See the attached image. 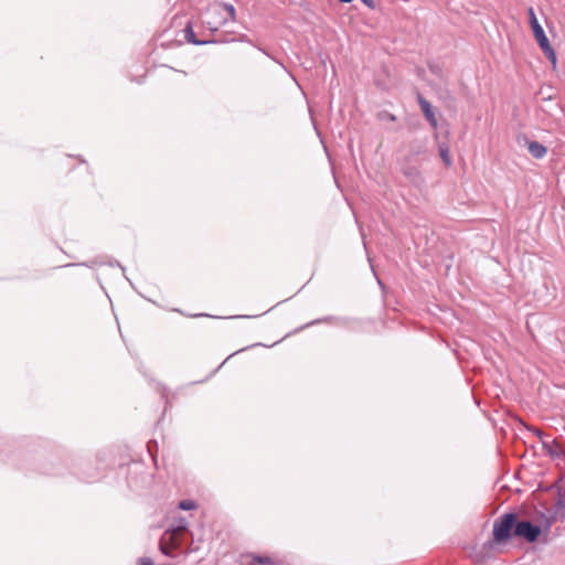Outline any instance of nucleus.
I'll use <instances>...</instances> for the list:
<instances>
[{
    "instance_id": "obj_20",
    "label": "nucleus",
    "mask_w": 565,
    "mask_h": 565,
    "mask_svg": "<svg viewBox=\"0 0 565 565\" xmlns=\"http://www.w3.org/2000/svg\"><path fill=\"white\" fill-rule=\"evenodd\" d=\"M362 1L370 8H374V6H375L373 0H362Z\"/></svg>"
},
{
    "instance_id": "obj_13",
    "label": "nucleus",
    "mask_w": 565,
    "mask_h": 565,
    "mask_svg": "<svg viewBox=\"0 0 565 565\" xmlns=\"http://www.w3.org/2000/svg\"><path fill=\"white\" fill-rule=\"evenodd\" d=\"M376 118L381 121H396V116L387 110L379 111Z\"/></svg>"
},
{
    "instance_id": "obj_12",
    "label": "nucleus",
    "mask_w": 565,
    "mask_h": 565,
    "mask_svg": "<svg viewBox=\"0 0 565 565\" xmlns=\"http://www.w3.org/2000/svg\"><path fill=\"white\" fill-rule=\"evenodd\" d=\"M541 50L544 52L546 57L555 65L556 64V54L553 50V47L550 44V41L547 40V45H540Z\"/></svg>"
},
{
    "instance_id": "obj_6",
    "label": "nucleus",
    "mask_w": 565,
    "mask_h": 565,
    "mask_svg": "<svg viewBox=\"0 0 565 565\" xmlns=\"http://www.w3.org/2000/svg\"><path fill=\"white\" fill-rule=\"evenodd\" d=\"M527 15H529V23L531 25V29L533 31L534 38L537 41L539 45H547V36L545 35V32L542 28V25L539 23V20L536 18V14L534 12V9L530 7L527 9Z\"/></svg>"
},
{
    "instance_id": "obj_9",
    "label": "nucleus",
    "mask_w": 565,
    "mask_h": 565,
    "mask_svg": "<svg viewBox=\"0 0 565 565\" xmlns=\"http://www.w3.org/2000/svg\"><path fill=\"white\" fill-rule=\"evenodd\" d=\"M426 152V145L424 141L420 140H413L409 143V152L407 156L411 157V161H414V159L418 156H422Z\"/></svg>"
},
{
    "instance_id": "obj_16",
    "label": "nucleus",
    "mask_w": 565,
    "mask_h": 565,
    "mask_svg": "<svg viewBox=\"0 0 565 565\" xmlns=\"http://www.w3.org/2000/svg\"><path fill=\"white\" fill-rule=\"evenodd\" d=\"M179 508L181 510H193L196 508V503L192 500H182L179 502Z\"/></svg>"
},
{
    "instance_id": "obj_1",
    "label": "nucleus",
    "mask_w": 565,
    "mask_h": 565,
    "mask_svg": "<svg viewBox=\"0 0 565 565\" xmlns=\"http://www.w3.org/2000/svg\"><path fill=\"white\" fill-rule=\"evenodd\" d=\"M518 514L504 513L493 522V540L497 543H504L514 536Z\"/></svg>"
},
{
    "instance_id": "obj_7",
    "label": "nucleus",
    "mask_w": 565,
    "mask_h": 565,
    "mask_svg": "<svg viewBox=\"0 0 565 565\" xmlns=\"http://www.w3.org/2000/svg\"><path fill=\"white\" fill-rule=\"evenodd\" d=\"M417 103L429 125L433 128H437L438 121L433 110L431 104L419 93L417 94Z\"/></svg>"
},
{
    "instance_id": "obj_4",
    "label": "nucleus",
    "mask_w": 565,
    "mask_h": 565,
    "mask_svg": "<svg viewBox=\"0 0 565 565\" xmlns=\"http://www.w3.org/2000/svg\"><path fill=\"white\" fill-rule=\"evenodd\" d=\"M540 534L541 527L539 525H535L527 520L518 519L514 536L522 537L526 540L529 543H533L537 540Z\"/></svg>"
},
{
    "instance_id": "obj_11",
    "label": "nucleus",
    "mask_w": 565,
    "mask_h": 565,
    "mask_svg": "<svg viewBox=\"0 0 565 565\" xmlns=\"http://www.w3.org/2000/svg\"><path fill=\"white\" fill-rule=\"evenodd\" d=\"M439 156L446 167H450L452 161L449 153V147L446 143H440L438 147Z\"/></svg>"
},
{
    "instance_id": "obj_18",
    "label": "nucleus",
    "mask_w": 565,
    "mask_h": 565,
    "mask_svg": "<svg viewBox=\"0 0 565 565\" xmlns=\"http://www.w3.org/2000/svg\"><path fill=\"white\" fill-rule=\"evenodd\" d=\"M139 565H154V564L151 558L142 557L139 559Z\"/></svg>"
},
{
    "instance_id": "obj_17",
    "label": "nucleus",
    "mask_w": 565,
    "mask_h": 565,
    "mask_svg": "<svg viewBox=\"0 0 565 565\" xmlns=\"http://www.w3.org/2000/svg\"><path fill=\"white\" fill-rule=\"evenodd\" d=\"M428 68L434 75H436L440 78L443 77V70L438 64L430 63V64H428Z\"/></svg>"
},
{
    "instance_id": "obj_14",
    "label": "nucleus",
    "mask_w": 565,
    "mask_h": 565,
    "mask_svg": "<svg viewBox=\"0 0 565 565\" xmlns=\"http://www.w3.org/2000/svg\"><path fill=\"white\" fill-rule=\"evenodd\" d=\"M252 557H253L252 564H259V565L274 564V561L268 556L252 555Z\"/></svg>"
},
{
    "instance_id": "obj_23",
    "label": "nucleus",
    "mask_w": 565,
    "mask_h": 565,
    "mask_svg": "<svg viewBox=\"0 0 565 565\" xmlns=\"http://www.w3.org/2000/svg\"><path fill=\"white\" fill-rule=\"evenodd\" d=\"M204 316L203 313H198V315H193L192 317H202Z\"/></svg>"
},
{
    "instance_id": "obj_3",
    "label": "nucleus",
    "mask_w": 565,
    "mask_h": 565,
    "mask_svg": "<svg viewBox=\"0 0 565 565\" xmlns=\"http://www.w3.org/2000/svg\"><path fill=\"white\" fill-rule=\"evenodd\" d=\"M185 531L184 526H178L172 530H167L160 539L159 548L160 551L168 556H171V550L178 548L180 546V542L178 541V536Z\"/></svg>"
},
{
    "instance_id": "obj_19",
    "label": "nucleus",
    "mask_w": 565,
    "mask_h": 565,
    "mask_svg": "<svg viewBox=\"0 0 565 565\" xmlns=\"http://www.w3.org/2000/svg\"><path fill=\"white\" fill-rule=\"evenodd\" d=\"M558 504L565 508V490L559 492Z\"/></svg>"
},
{
    "instance_id": "obj_2",
    "label": "nucleus",
    "mask_w": 565,
    "mask_h": 565,
    "mask_svg": "<svg viewBox=\"0 0 565 565\" xmlns=\"http://www.w3.org/2000/svg\"><path fill=\"white\" fill-rule=\"evenodd\" d=\"M399 171L407 181L417 189H422L426 181L417 164L411 161L409 156H405L399 162Z\"/></svg>"
},
{
    "instance_id": "obj_5",
    "label": "nucleus",
    "mask_w": 565,
    "mask_h": 565,
    "mask_svg": "<svg viewBox=\"0 0 565 565\" xmlns=\"http://www.w3.org/2000/svg\"><path fill=\"white\" fill-rule=\"evenodd\" d=\"M539 437L542 441L543 450L553 459H563L565 460V445H563L557 439L548 440L546 436L543 435L540 430H536Z\"/></svg>"
},
{
    "instance_id": "obj_21",
    "label": "nucleus",
    "mask_w": 565,
    "mask_h": 565,
    "mask_svg": "<svg viewBox=\"0 0 565 565\" xmlns=\"http://www.w3.org/2000/svg\"><path fill=\"white\" fill-rule=\"evenodd\" d=\"M446 94H447V97H448L451 102H454V96H452L448 90L446 92Z\"/></svg>"
},
{
    "instance_id": "obj_10",
    "label": "nucleus",
    "mask_w": 565,
    "mask_h": 565,
    "mask_svg": "<svg viewBox=\"0 0 565 565\" xmlns=\"http://www.w3.org/2000/svg\"><path fill=\"white\" fill-rule=\"evenodd\" d=\"M184 32H185V40L189 42V43H192V44H195V45H202V44H206L209 43L207 41H201V40H198L196 36H195V33L192 29V26L190 24H188L184 29Z\"/></svg>"
},
{
    "instance_id": "obj_15",
    "label": "nucleus",
    "mask_w": 565,
    "mask_h": 565,
    "mask_svg": "<svg viewBox=\"0 0 565 565\" xmlns=\"http://www.w3.org/2000/svg\"><path fill=\"white\" fill-rule=\"evenodd\" d=\"M217 7L220 9H223L224 11H226L228 17H230V19L232 21L235 20V8L232 4H230V3H220Z\"/></svg>"
},
{
    "instance_id": "obj_8",
    "label": "nucleus",
    "mask_w": 565,
    "mask_h": 565,
    "mask_svg": "<svg viewBox=\"0 0 565 565\" xmlns=\"http://www.w3.org/2000/svg\"><path fill=\"white\" fill-rule=\"evenodd\" d=\"M527 150L535 159H542L547 152V148L537 141H529Z\"/></svg>"
},
{
    "instance_id": "obj_22",
    "label": "nucleus",
    "mask_w": 565,
    "mask_h": 565,
    "mask_svg": "<svg viewBox=\"0 0 565 565\" xmlns=\"http://www.w3.org/2000/svg\"><path fill=\"white\" fill-rule=\"evenodd\" d=\"M340 2H343V3H349L351 2L352 0H339Z\"/></svg>"
}]
</instances>
